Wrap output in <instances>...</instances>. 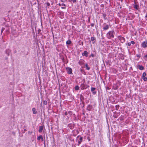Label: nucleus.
Segmentation results:
<instances>
[{
  "label": "nucleus",
  "instance_id": "obj_43",
  "mask_svg": "<svg viewBox=\"0 0 147 147\" xmlns=\"http://www.w3.org/2000/svg\"><path fill=\"white\" fill-rule=\"evenodd\" d=\"M91 55L92 56V57H93L94 56V55L93 54H92Z\"/></svg>",
  "mask_w": 147,
  "mask_h": 147
},
{
  "label": "nucleus",
  "instance_id": "obj_4",
  "mask_svg": "<svg viewBox=\"0 0 147 147\" xmlns=\"http://www.w3.org/2000/svg\"><path fill=\"white\" fill-rule=\"evenodd\" d=\"M77 139L79 138V140L78 141V146H79L80 144L82 141L83 140V138L81 136H78L77 137Z\"/></svg>",
  "mask_w": 147,
  "mask_h": 147
},
{
  "label": "nucleus",
  "instance_id": "obj_26",
  "mask_svg": "<svg viewBox=\"0 0 147 147\" xmlns=\"http://www.w3.org/2000/svg\"><path fill=\"white\" fill-rule=\"evenodd\" d=\"M115 107L116 108V109L117 110H118L119 107V105H116Z\"/></svg>",
  "mask_w": 147,
  "mask_h": 147
},
{
  "label": "nucleus",
  "instance_id": "obj_45",
  "mask_svg": "<svg viewBox=\"0 0 147 147\" xmlns=\"http://www.w3.org/2000/svg\"><path fill=\"white\" fill-rule=\"evenodd\" d=\"M62 7H64V6H62Z\"/></svg>",
  "mask_w": 147,
  "mask_h": 147
},
{
  "label": "nucleus",
  "instance_id": "obj_17",
  "mask_svg": "<svg viewBox=\"0 0 147 147\" xmlns=\"http://www.w3.org/2000/svg\"><path fill=\"white\" fill-rule=\"evenodd\" d=\"M85 66L86 67V69L88 70H89L90 69V68L88 66V65L87 63H86L85 64Z\"/></svg>",
  "mask_w": 147,
  "mask_h": 147
},
{
  "label": "nucleus",
  "instance_id": "obj_2",
  "mask_svg": "<svg viewBox=\"0 0 147 147\" xmlns=\"http://www.w3.org/2000/svg\"><path fill=\"white\" fill-rule=\"evenodd\" d=\"M117 38L122 43H123L125 42V38L121 35L118 36Z\"/></svg>",
  "mask_w": 147,
  "mask_h": 147
},
{
  "label": "nucleus",
  "instance_id": "obj_31",
  "mask_svg": "<svg viewBox=\"0 0 147 147\" xmlns=\"http://www.w3.org/2000/svg\"><path fill=\"white\" fill-rule=\"evenodd\" d=\"M5 28H2L1 29V33H2L3 32Z\"/></svg>",
  "mask_w": 147,
  "mask_h": 147
},
{
  "label": "nucleus",
  "instance_id": "obj_13",
  "mask_svg": "<svg viewBox=\"0 0 147 147\" xmlns=\"http://www.w3.org/2000/svg\"><path fill=\"white\" fill-rule=\"evenodd\" d=\"M84 60H80V61L79 62V64L80 65H82L84 64Z\"/></svg>",
  "mask_w": 147,
  "mask_h": 147
},
{
  "label": "nucleus",
  "instance_id": "obj_39",
  "mask_svg": "<svg viewBox=\"0 0 147 147\" xmlns=\"http://www.w3.org/2000/svg\"><path fill=\"white\" fill-rule=\"evenodd\" d=\"M40 139H41L42 141H43V138L42 136V138H41Z\"/></svg>",
  "mask_w": 147,
  "mask_h": 147
},
{
  "label": "nucleus",
  "instance_id": "obj_35",
  "mask_svg": "<svg viewBox=\"0 0 147 147\" xmlns=\"http://www.w3.org/2000/svg\"><path fill=\"white\" fill-rule=\"evenodd\" d=\"M136 56L138 57H139L140 58V55H138V54H137V55H136Z\"/></svg>",
  "mask_w": 147,
  "mask_h": 147
},
{
  "label": "nucleus",
  "instance_id": "obj_3",
  "mask_svg": "<svg viewBox=\"0 0 147 147\" xmlns=\"http://www.w3.org/2000/svg\"><path fill=\"white\" fill-rule=\"evenodd\" d=\"M102 28L104 30H107L109 29V25L104 23L103 25Z\"/></svg>",
  "mask_w": 147,
  "mask_h": 147
},
{
  "label": "nucleus",
  "instance_id": "obj_32",
  "mask_svg": "<svg viewBox=\"0 0 147 147\" xmlns=\"http://www.w3.org/2000/svg\"><path fill=\"white\" fill-rule=\"evenodd\" d=\"M130 42H131V44H132L133 45H134L135 44V42L133 41H131Z\"/></svg>",
  "mask_w": 147,
  "mask_h": 147
},
{
  "label": "nucleus",
  "instance_id": "obj_25",
  "mask_svg": "<svg viewBox=\"0 0 147 147\" xmlns=\"http://www.w3.org/2000/svg\"><path fill=\"white\" fill-rule=\"evenodd\" d=\"M43 104L45 105H47V102L46 100H44L43 101Z\"/></svg>",
  "mask_w": 147,
  "mask_h": 147
},
{
  "label": "nucleus",
  "instance_id": "obj_21",
  "mask_svg": "<svg viewBox=\"0 0 147 147\" xmlns=\"http://www.w3.org/2000/svg\"><path fill=\"white\" fill-rule=\"evenodd\" d=\"M146 73L145 72H144L143 73L142 75V78H143V77H145V76H146Z\"/></svg>",
  "mask_w": 147,
  "mask_h": 147
},
{
  "label": "nucleus",
  "instance_id": "obj_30",
  "mask_svg": "<svg viewBox=\"0 0 147 147\" xmlns=\"http://www.w3.org/2000/svg\"><path fill=\"white\" fill-rule=\"evenodd\" d=\"M68 113L70 115H72V113L71 111H69L68 112Z\"/></svg>",
  "mask_w": 147,
  "mask_h": 147
},
{
  "label": "nucleus",
  "instance_id": "obj_44",
  "mask_svg": "<svg viewBox=\"0 0 147 147\" xmlns=\"http://www.w3.org/2000/svg\"><path fill=\"white\" fill-rule=\"evenodd\" d=\"M82 45H83V42H82Z\"/></svg>",
  "mask_w": 147,
  "mask_h": 147
},
{
  "label": "nucleus",
  "instance_id": "obj_15",
  "mask_svg": "<svg viewBox=\"0 0 147 147\" xmlns=\"http://www.w3.org/2000/svg\"><path fill=\"white\" fill-rule=\"evenodd\" d=\"M92 108V106L89 105L88 106L87 108L88 110L89 111H90V110Z\"/></svg>",
  "mask_w": 147,
  "mask_h": 147
},
{
  "label": "nucleus",
  "instance_id": "obj_29",
  "mask_svg": "<svg viewBox=\"0 0 147 147\" xmlns=\"http://www.w3.org/2000/svg\"><path fill=\"white\" fill-rule=\"evenodd\" d=\"M72 1L74 3H75L76 1V0H69V1Z\"/></svg>",
  "mask_w": 147,
  "mask_h": 147
},
{
  "label": "nucleus",
  "instance_id": "obj_1",
  "mask_svg": "<svg viewBox=\"0 0 147 147\" xmlns=\"http://www.w3.org/2000/svg\"><path fill=\"white\" fill-rule=\"evenodd\" d=\"M115 34V33L113 30L110 31L107 33L106 36L108 38L110 39L114 37Z\"/></svg>",
  "mask_w": 147,
  "mask_h": 147
},
{
  "label": "nucleus",
  "instance_id": "obj_14",
  "mask_svg": "<svg viewBox=\"0 0 147 147\" xmlns=\"http://www.w3.org/2000/svg\"><path fill=\"white\" fill-rule=\"evenodd\" d=\"M32 111L34 114H36L37 113V111L36 110V109L34 108H33L32 109Z\"/></svg>",
  "mask_w": 147,
  "mask_h": 147
},
{
  "label": "nucleus",
  "instance_id": "obj_20",
  "mask_svg": "<svg viewBox=\"0 0 147 147\" xmlns=\"http://www.w3.org/2000/svg\"><path fill=\"white\" fill-rule=\"evenodd\" d=\"M138 5H134V8L135 9H136L138 10Z\"/></svg>",
  "mask_w": 147,
  "mask_h": 147
},
{
  "label": "nucleus",
  "instance_id": "obj_28",
  "mask_svg": "<svg viewBox=\"0 0 147 147\" xmlns=\"http://www.w3.org/2000/svg\"><path fill=\"white\" fill-rule=\"evenodd\" d=\"M144 58L146 61H147V54L144 57Z\"/></svg>",
  "mask_w": 147,
  "mask_h": 147
},
{
  "label": "nucleus",
  "instance_id": "obj_24",
  "mask_svg": "<svg viewBox=\"0 0 147 147\" xmlns=\"http://www.w3.org/2000/svg\"><path fill=\"white\" fill-rule=\"evenodd\" d=\"M143 78V80L144 81H146L147 80V78L146 77H144L143 78Z\"/></svg>",
  "mask_w": 147,
  "mask_h": 147
},
{
  "label": "nucleus",
  "instance_id": "obj_10",
  "mask_svg": "<svg viewBox=\"0 0 147 147\" xmlns=\"http://www.w3.org/2000/svg\"><path fill=\"white\" fill-rule=\"evenodd\" d=\"M59 6H64V7H61V8L62 9H65L66 8V6L65 5L64 3H62L61 4L60 3H59Z\"/></svg>",
  "mask_w": 147,
  "mask_h": 147
},
{
  "label": "nucleus",
  "instance_id": "obj_12",
  "mask_svg": "<svg viewBox=\"0 0 147 147\" xmlns=\"http://www.w3.org/2000/svg\"><path fill=\"white\" fill-rule=\"evenodd\" d=\"M43 129V127L42 126H40L39 127V129L38 130V131L39 133L42 132V131Z\"/></svg>",
  "mask_w": 147,
  "mask_h": 147
},
{
  "label": "nucleus",
  "instance_id": "obj_41",
  "mask_svg": "<svg viewBox=\"0 0 147 147\" xmlns=\"http://www.w3.org/2000/svg\"><path fill=\"white\" fill-rule=\"evenodd\" d=\"M145 18H147V13H146V16H145Z\"/></svg>",
  "mask_w": 147,
  "mask_h": 147
},
{
  "label": "nucleus",
  "instance_id": "obj_34",
  "mask_svg": "<svg viewBox=\"0 0 147 147\" xmlns=\"http://www.w3.org/2000/svg\"><path fill=\"white\" fill-rule=\"evenodd\" d=\"M47 6H49L50 5V4L49 3L47 2Z\"/></svg>",
  "mask_w": 147,
  "mask_h": 147
},
{
  "label": "nucleus",
  "instance_id": "obj_18",
  "mask_svg": "<svg viewBox=\"0 0 147 147\" xmlns=\"http://www.w3.org/2000/svg\"><path fill=\"white\" fill-rule=\"evenodd\" d=\"M80 99L81 101L84 100V97L82 94L80 95Z\"/></svg>",
  "mask_w": 147,
  "mask_h": 147
},
{
  "label": "nucleus",
  "instance_id": "obj_37",
  "mask_svg": "<svg viewBox=\"0 0 147 147\" xmlns=\"http://www.w3.org/2000/svg\"><path fill=\"white\" fill-rule=\"evenodd\" d=\"M67 111L65 112V115H67Z\"/></svg>",
  "mask_w": 147,
  "mask_h": 147
},
{
  "label": "nucleus",
  "instance_id": "obj_6",
  "mask_svg": "<svg viewBox=\"0 0 147 147\" xmlns=\"http://www.w3.org/2000/svg\"><path fill=\"white\" fill-rule=\"evenodd\" d=\"M66 70L68 74H72V69L71 68L69 67H67L66 68Z\"/></svg>",
  "mask_w": 147,
  "mask_h": 147
},
{
  "label": "nucleus",
  "instance_id": "obj_19",
  "mask_svg": "<svg viewBox=\"0 0 147 147\" xmlns=\"http://www.w3.org/2000/svg\"><path fill=\"white\" fill-rule=\"evenodd\" d=\"M95 40V38L93 37H92L91 38V40L93 41L92 43H94L95 42L94 40Z\"/></svg>",
  "mask_w": 147,
  "mask_h": 147
},
{
  "label": "nucleus",
  "instance_id": "obj_8",
  "mask_svg": "<svg viewBox=\"0 0 147 147\" xmlns=\"http://www.w3.org/2000/svg\"><path fill=\"white\" fill-rule=\"evenodd\" d=\"M82 55L83 56H85L86 57H87L88 56V53L87 51H85L84 52L82 53Z\"/></svg>",
  "mask_w": 147,
  "mask_h": 147
},
{
  "label": "nucleus",
  "instance_id": "obj_22",
  "mask_svg": "<svg viewBox=\"0 0 147 147\" xmlns=\"http://www.w3.org/2000/svg\"><path fill=\"white\" fill-rule=\"evenodd\" d=\"M42 135H40L38 137L37 139L38 140H40L41 138H42Z\"/></svg>",
  "mask_w": 147,
  "mask_h": 147
},
{
  "label": "nucleus",
  "instance_id": "obj_5",
  "mask_svg": "<svg viewBox=\"0 0 147 147\" xmlns=\"http://www.w3.org/2000/svg\"><path fill=\"white\" fill-rule=\"evenodd\" d=\"M141 46L144 48L147 47V40H146L142 42Z\"/></svg>",
  "mask_w": 147,
  "mask_h": 147
},
{
  "label": "nucleus",
  "instance_id": "obj_40",
  "mask_svg": "<svg viewBox=\"0 0 147 147\" xmlns=\"http://www.w3.org/2000/svg\"><path fill=\"white\" fill-rule=\"evenodd\" d=\"M40 139H41L42 141H43V138L42 136V138H41Z\"/></svg>",
  "mask_w": 147,
  "mask_h": 147
},
{
  "label": "nucleus",
  "instance_id": "obj_33",
  "mask_svg": "<svg viewBox=\"0 0 147 147\" xmlns=\"http://www.w3.org/2000/svg\"><path fill=\"white\" fill-rule=\"evenodd\" d=\"M127 45L128 46H130L131 45V42H128L127 43Z\"/></svg>",
  "mask_w": 147,
  "mask_h": 147
},
{
  "label": "nucleus",
  "instance_id": "obj_27",
  "mask_svg": "<svg viewBox=\"0 0 147 147\" xmlns=\"http://www.w3.org/2000/svg\"><path fill=\"white\" fill-rule=\"evenodd\" d=\"M102 16L104 17L105 19H106V15L105 14L103 13L102 14Z\"/></svg>",
  "mask_w": 147,
  "mask_h": 147
},
{
  "label": "nucleus",
  "instance_id": "obj_42",
  "mask_svg": "<svg viewBox=\"0 0 147 147\" xmlns=\"http://www.w3.org/2000/svg\"><path fill=\"white\" fill-rule=\"evenodd\" d=\"M88 22H90V18H89L88 19Z\"/></svg>",
  "mask_w": 147,
  "mask_h": 147
},
{
  "label": "nucleus",
  "instance_id": "obj_7",
  "mask_svg": "<svg viewBox=\"0 0 147 147\" xmlns=\"http://www.w3.org/2000/svg\"><path fill=\"white\" fill-rule=\"evenodd\" d=\"M96 89V88L94 87H91V91L94 95H95L96 93V91H94Z\"/></svg>",
  "mask_w": 147,
  "mask_h": 147
},
{
  "label": "nucleus",
  "instance_id": "obj_11",
  "mask_svg": "<svg viewBox=\"0 0 147 147\" xmlns=\"http://www.w3.org/2000/svg\"><path fill=\"white\" fill-rule=\"evenodd\" d=\"M137 67L140 70H142L144 69V67L141 65H138Z\"/></svg>",
  "mask_w": 147,
  "mask_h": 147
},
{
  "label": "nucleus",
  "instance_id": "obj_9",
  "mask_svg": "<svg viewBox=\"0 0 147 147\" xmlns=\"http://www.w3.org/2000/svg\"><path fill=\"white\" fill-rule=\"evenodd\" d=\"M5 52L7 55L9 56V53H11V50L9 49H7L5 50Z\"/></svg>",
  "mask_w": 147,
  "mask_h": 147
},
{
  "label": "nucleus",
  "instance_id": "obj_38",
  "mask_svg": "<svg viewBox=\"0 0 147 147\" xmlns=\"http://www.w3.org/2000/svg\"><path fill=\"white\" fill-rule=\"evenodd\" d=\"M110 89V88L109 87H107L106 88V89L109 90Z\"/></svg>",
  "mask_w": 147,
  "mask_h": 147
},
{
  "label": "nucleus",
  "instance_id": "obj_36",
  "mask_svg": "<svg viewBox=\"0 0 147 147\" xmlns=\"http://www.w3.org/2000/svg\"><path fill=\"white\" fill-rule=\"evenodd\" d=\"M91 26L92 27H93L94 26V24L93 23H92L91 24Z\"/></svg>",
  "mask_w": 147,
  "mask_h": 147
},
{
  "label": "nucleus",
  "instance_id": "obj_23",
  "mask_svg": "<svg viewBox=\"0 0 147 147\" xmlns=\"http://www.w3.org/2000/svg\"><path fill=\"white\" fill-rule=\"evenodd\" d=\"M79 87L78 86H76L75 87V90H78L79 89Z\"/></svg>",
  "mask_w": 147,
  "mask_h": 147
},
{
  "label": "nucleus",
  "instance_id": "obj_46",
  "mask_svg": "<svg viewBox=\"0 0 147 147\" xmlns=\"http://www.w3.org/2000/svg\"><path fill=\"white\" fill-rule=\"evenodd\" d=\"M141 147H143L142 146H141Z\"/></svg>",
  "mask_w": 147,
  "mask_h": 147
},
{
  "label": "nucleus",
  "instance_id": "obj_16",
  "mask_svg": "<svg viewBox=\"0 0 147 147\" xmlns=\"http://www.w3.org/2000/svg\"><path fill=\"white\" fill-rule=\"evenodd\" d=\"M71 41L70 40H69L66 41V44L67 45H69L71 43Z\"/></svg>",
  "mask_w": 147,
  "mask_h": 147
}]
</instances>
